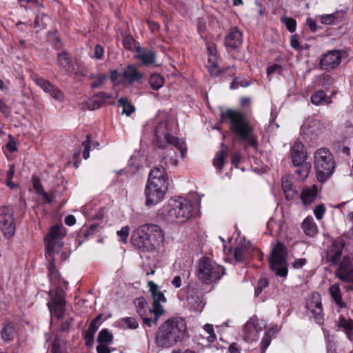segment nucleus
Here are the masks:
<instances>
[{
	"mask_svg": "<svg viewBox=\"0 0 353 353\" xmlns=\"http://www.w3.org/2000/svg\"><path fill=\"white\" fill-rule=\"evenodd\" d=\"M235 72H236V68H234V65H232V66H228L227 68L221 69V72H220L219 74H221L225 78L234 77V80H236V78L234 77Z\"/></svg>",
	"mask_w": 353,
	"mask_h": 353,
	"instance_id": "obj_46",
	"label": "nucleus"
},
{
	"mask_svg": "<svg viewBox=\"0 0 353 353\" xmlns=\"http://www.w3.org/2000/svg\"><path fill=\"white\" fill-rule=\"evenodd\" d=\"M186 332V323L182 318H170L158 328L155 342L159 347L169 348L182 341Z\"/></svg>",
	"mask_w": 353,
	"mask_h": 353,
	"instance_id": "obj_2",
	"label": "nucleus"
},
{
	"mask_svg": "<svg viewBox=\"0 0 353 353\" xmlns=\"http://www.w3.org/2000/svg\"><path fill=\"white\" fill-rule=\"evenodd\" d=\"M124 81L132 84L139 82L143 77V74L139 72L134 65H128L122 72Z\"/></svg>",
	"mask_w": 353,
	"mask_h": 353,
	"instance_id": "obj_26",
	"label": "nucleus"
},
{
	"mask_svg": "<svg viewBox=\"0 0 353 353\" xmlns=\"http://www.w3.org/2000/svg\"><path fill=\"white\" fill-rule=\"evenodd\" d=\"M65 228L62 225H55L51 227L45 240L46 242V257H50L57 250L63 247V238L65 236Z\"/></svg>",
	"mask_w": 353,
	"mask_h": 353,
	"instance_id": "obj_8",
	"label": "nucleus"
},
{
	"mask_svg": "<svg viewBox=\"0 0 353 353\" xmlns=\"http://www.w3.org/2000/svg\"><path fill=\"white\" fill-rule=\"evenodd\" d=\"M242 41V33L236 27L231 28L224 39L225 46L232 50L239 48Z\"/></svg>",
	"mask_w": 353,
	"mask_h": 353,
	"instance_id": "obj_22",
	"label": "nucleus"
},
{
	"mask_svg": "<svg viewBox=\"0 0 353 353\" xmlns=\"http://www.w3.org/2000/svg\"><path fill=\"white\" fill-rule=\"evenodd\" d=\"M228 153V146L221 144V149L216 154L213 159V165L219 170L220 172L222 171L225 163V158Z\"/></svg>",
	"mask_w": 353,
	"mask_h": 353,
	"instance_id": "obj_33",
	"label": "nucleus"
},
{
	"mask_svg": "<svg viewBox=\"0 0 353 353\" xmlns=\"http://www.w3.org/2000/svg\"><path fill=\"white\" fill-rule=\"evenodd\" d=\"M328 291L332 301H334V303L339 309H343L344 307H346L347 304L343 300L342 292L341 290L339 283H335L331 285L328 289Z\"/></svg>",
	"mask_w": 353,
	"mask_h": 353,
	"instance_id": "obj_27",
	"label": "nucleus"
},
{
	"mask_svg": "<svg viewBox=\"0 0 353 353\" xmlns=\"http://www.w3.org/2000/svg\"><path fill=\"white\" fill-rule=\"evenodd\" d=\"M345 246V241L342 238H337L334 240L332 244L327 248L325 260L330 265L339 264Z\"/></svg>",
	"mask_w": 353,
	"mask_h": 353,
	"instance_id": "obj_15",
	"label": "nucleus"
},
{
	"mask_svg": "<svg viewBox=\"0 0 353 353\" xmlns=\"http://www.w3.org/2000/svg\"><path fill=\"white\" fill-rule=\"evenodd\" d=\"M217 55H209L207 68L211 75L217 76L221 72V69L218 66Z\"/></svg>",
	"mask_w": 353,
	"mask_h": 353,
	"instance_id": "obj_37",
	"label": "nucleus"
},
{
	"mask_svg": "<svg viewBox=\"0 0 353 353\" xmlns=\"http://www.w3.org/2000/svg\"><path fill=\"white\" fill-rule=\"evenodd\" d=\"M118 102L123 107V114L130 116L135 111L134 105L128 102L127 98L122 97L119 99Z\"/></svg>",
	"mask_w": 353,
	"mask_h": 353,
	"instance_id": "obj_41",
	"label": "nucleus"
},
{
	"mask_svg": "<svg viewBox=\"0 0 353 353\" xmlns=\"http://www.w3.org/2000/svg\"><path fill=\"white\" fill-rule=\"evenodd\" d=\"M134 39L131 36H127L123 39V45L128 50L132 49L134 46Z\"/></svg>",
	"mask_w": 353,
	"mask_h": 353,
	"instance_id": "obj_55",
	"label": "nucleus"
},
{
	"mask_svg": "<svg viewBox=\"0 0 353 353\" xmlns=\"http://www.w3.org/2000/svg\"><path fill=\"white\" fill-rule=\"evenodd\" d=\"M15 334V329L12 324L5 325L1 331V337L4 341H11Z\"/></svg>",
	"mask_w": 353,
	"mask_h": 353,
	"instance_id": "obj_39",
	"label": "nucleus"
},
{
	"mask_svg": "<svg viewBox=\"0 0 353 353\" xmlns=\"http://www.w3.org/2000/svg\"><path fill=\"white\" fill-rule=\"evenodd\" d=\"M281 185L285 199L288 201L292 200L297 194V191L288 176L282 177Z\"/></svg>",
	"mask_w": 353,
	"mask_h": 353,
	"instance_id": "obj_31",
	"label": "nucleus"
},
{
	"mask_svg": "<svg viewBox=\"0 0 353 353\" xmlns=\"http://www.w3.org/2000/svg\"><path fill=\"white\" fill-rule=\"evenodd\" d=\"M164 84L163 78L157 74L151 75L150 79V85L152 90H158Z\"/></svg>",
	"mask_w": 353,
	"mask_h": 353,
	"instance_id": "obj_40",
	"label": "nucleus"
},
{
	"mask_svg": "<svg viewBox=\"0 0 353 353\" xmlns=\"http://www.w3.org/2000/svg\"><path fill=\"white\" fill-rule=\"evenodd\" d=\"M113 340L112 334L108 329H102L98 335L97 341L99 343L111 344Z\"/></svg>",
	"mask_w": 353,
	"mask_h": 353,
	"instance_id": "obj_38",
	"label": "nucleus"
},
{
	"mask_svg": "<svg viewBox=\"0 0 353 353\" xmlns=\"http://www.w3.org/2000/svg\"><path fill=\"white\" fill-rule=\"evenodd\" d=\"M192 211L193 204L190 200L178 197L169 201L164 216L170 223H183L191 217Z\"/></svg>",
	"mask_w": 353,
	"mask_h": 353,
	"instance_id": "obj_4",
	"label": "nucleus"
},
{
	"mask_svg": "<svg viewBox=\"0 0 353 353\" xmlns=\"http://www.w3.org/2000/svg\"><path fill=\"white\" fill-rule=\"evenodd\" d=\"M271 341L272 340L270 332H266L261 342V349L262 352H264L266 350V349L270 345Z\"/></svg>",
	"mask_w": 353,
	"mask_h": 353,
	"instance_id": "obj_51",
	"label": "nucleus"
},
{
	"mask_svg": "<svg viewBox=\"0 0 353 353\" xmlns=\"http://www.w3.org/2000/svg\"><path fill=\"white\" fill-rule=\"evenodd\" d=\"M306 24L312 32H314L317 30V24L315 20H314L313 19L307 18L306 19Z\"/></svg>",
	"mask_w": 353,
	"mask_h": 353,
	"instance_id": "obj_61",
	"label": "nucleus"
},
{
	"mask_svg": "<svg viewBox=\"0 0 353 353\" xmlns=\"http://www.w3.org/2000/svg\"><path fill=\"white\" fill-rule=\"evenodd\" d=\"M163 161L164 159L161 161V165L154 167L150 170L146 185L167 192L169 179L166 172V168L163 165H166L167 163H164Z\"/></svg>",
	"mask_w": 353,
	"mask_h": 353,
	"instance_id": "obj_7",
	"label": "nucleus"
},
{
	"mask_svg": "<svg viewBox=\"0 0 353 353\" xmlns=\"http://www.w3.org/2000/svg\"><path fill=\"white\" fill-rule=\"evenodd\" d=\"M162 132L163 126H158L156 129L154 145L157 148H165V145L163 141L165 140L168 143L175 146L178 150H179L181 154L183 156V141L181 140L178 137L172 136L168 132L163 134L161 133Z\"/></svg>",
	"mask_w": 353,
	"mask_h": 353,
	"instance_id": "obj_12",
	"label": "nucleus"
},
{
	"mask_svg": "<svg viewBox=\"0 0 353 353\" xmlns=\"http://www.w3.org/2000/svg\"><path fill=\"white\" fill-rule=\"evenodd\" d=\"M314 165L318 181L324 183L335 172L336 161L331 151L325 147L320 148L314 154Z\"/></svg>",
	"mask_w": 353,
	"mask_h": 353,
	"instance_id": "obj_3",
	"label": "nucleus"
},
{
	"mask_svg": "<svg viewBox=\"0 0 353 353\" xmlns=\"http://www.w3.org/2000/svg\"><path fill=\"white\" fill-rule=\"evenodd\" d=\"M120 321L128 329L134 330L139 327V323L137 320L134 317H125L121 319Z\"/></svg>",
	"mask_w": 353,
	"mask_h": 353,
	"instance_id": "obj_43",
	"label": "nucleus"
},
{
	"mask_svg": "<svg viewBox=\"0 0 353 353\" xmlns=\"http://www.w3.org/2000/svg\"><path fill=\"white\" fill-rule=\"evenodd\" d=\"M166 192L154 189L146 185L145 188V205L151 207L160 203L164 198Z\"/></svg>",
	"mask_w": 353,
	"mask_h": 353,
	"instance_id": "obj_24",
	"label": "nucleus"
},
{
	"mask_svg": "<svg viewBox=\"0 0 353 353\" xmlns=\"http://www.w3.org/2000/svg\"><path fill=\"white\" fill-rule=\"evenodd\" d=\"M325 212V208L324 205H323V204L317 205L314 210V216H316V218L318 220H320L322 219Z\"/></svg>",
	"mask_w": 353,
	"mask_h": 353,
	"instance_id": "obj_53",
	"label": "nucleus"
},
{
	"mask_svg": "<svg viewBox=\"0 0 353 353\" xmlns=\"http://www.w3.org/2000/svg\"><path fill=\"white\" fill-rule=\"evenodd\" d=\"M130 232V227L124 226L120 230L117 231V235L120 237L122 241L125 242Z\"/></svg>",
	"mask_w": 353,
	"mask_h": 353,
	"instance_id": "obj_52",
	"label": "nucleus"
},
{
	"mask_svg": "<svg viewBox=\"0 0 353 353\" xmlns=\"http://www.w3.org/2000/svg\"><path fill=\"white\" fill-rule=\"evenodd\" d=\"M262 331V326L259 319L254 316L246 322L243 328V339L247 343L256 341L259 334Z\"/></svg>",
	"mask_w": 353,
	"mask_h": 353,
	"instance_id": "obj_14",
	"label": "nucleus"
},
{
	"mask_svg": "<svg viewBox=\"0 0 353 353\" xmlns=\"http://www.w3.org/2000/svg\"><path fill=\"white\" fill-rule=\"evenodd\" d=\"M269 283L267 279H261L257 283L256 291L260 293L264 288L268 285Z\"/></svg>",
	"mask_w": 353,
	"mask_h": 353,
	"instance_id": "obj_57",
	"label": "nucleus"
},
{
	"mask_svg": "<svg viewBox=\"0 0 353 353\" xmlns=\"http://www.w3.org/2000/svg\"><path fill=\"white\" fill-rule=\"evenodd\" d=\"M196 27L199 34L203 33L205 30V21L203 18H199L196 22Z\"/></svg>",
	"mask_w": 353,
	"mask_h": 353,
	"instance_id": "obj_58",
	"label": "nucleus"
},
{
	"mask_svg": "<svg viewBox=\"0 0 353 353\" xmlns=\"http://www.w3.org/2000/svg\"><path fill=\"white\" fill-rule=\"evenodd\" d=\"M290 45L293 48H294L296 50L301 49V47L299 44V41L298 37L296 34H294V35L291 36Z\"/></svg>",
	"mask_w": 353,
	"mask_h": 353,
	"instance_id": "obj_59",
	"label": "nucleus"
},
{
	"mask_svg": "<svg viewBox=\"0 0 353 353\" xmlns=\"http://www.w3.org/2000/svg\"><path fill=\"white\" fill-rule=\"evenodd\" d=\"M220 117L222 121L230 122V130L238 140L247 141L250 147H258V138L253 133L254 127L244 112L228 109L221 112Z\"/></svg>",
	"mask_w": 353,
	"mask_h": 353,
	"instance_id": "obj_1",
	"label": "nucleus"
},
{
	"mask_svg": "<svg viewBox=\"0 0 353 353\" xmlns=\"http://www.w3.org/2000/svg\"><path fill=\"white\" fill-rule=\"evenodd\" d=\"M335 274L341 281L353 284V259L344 256Z\"/></svg>",
	"mask_w": 353,
	"mask_h": 353,
	"instance_id": "obj_16",
	"label": "nucleus"
},
{
	"mask_svg": "<svg viewBox=\"0 0 353 353\" xmlns=\"http://www.w3.org/2000/svg\"><path fill=\"white\" fill-rule=\"evenodd\" d=\"M241 154L239 152H234L231 154V163L234 165L236 168L238 167L239 163L241 161Z\"/></svg>",
	"mask_w": 353,
	"mask_h": 353,
	"instance_id": "obj_62",
	"label": "nucleus"
},
{
	"mask_svg": "<svg viewBox=\"0 0 353 353\" xmlns=\"http://www.w3.org/2000/svg\"><path fill=\"white\" fill-rule=\"evenodd\" d=\"M58 65L62 68H66L70 64V58L68 54L63 52L58 54Z\"/></svg>",
	"mask_w": 353,
	"mask_h": 353,
	"instance_id": "obj_47",
	"label": "nucleus"
},
{
	"mask_svg": "<svg viewBox=\"0 0 353 353\" xmlns=\"http://www.w3.org/2000/svg\"><path fill=\"white\" fill-rule=\"evenodd\" d=\"M143 225L149 241L148 244L151 246L153 251L163 244L165 239L164 232L160 227L155 224H144Z\"/></svg>",
	"mask_w": 353,
	"mask_h": 353,
	"instance_id": "obj_13",
	"label": "nucleus"
},
{
	"mask_svg": "<svg viewBox=\"0 0 353 353\" xmlns=\"http://www.w3.org/2000/svg\"><path fill=\"white\" fill-rule=\"evenodd\" d=\"M137 58L141 61L142 63L145 65L152 64L155 62V54L152 50L137 48Z\"/></svg>",
	"mask_w": 353,
	"mask_h": 353,
	"instance_id": "obj_32",
	"label": "nucleus"
},
{
	"mask_svg": "<svg viewBox=\"0 0 353 353\" xmlns=\"http://www.w3.org/2000/svg\"><path fill=\"white\" fill-rule=\"evenodd\" d=\"M245 249L243 247H236L234 250V257L237 262H242L245 259Z\"/></svg>",
	"mask_w": 353,
	"mask_h": 353,
	"instance_id": "obj_49",
	"label": "nucleus"
},
{
	"mask_svg": "<svg viewBox=\"0 0 353 353\" xmlns=\"http://www.w3.org/2000/svg\"><path fill=\"white\" fill-rule=\"evenodd\" d=\"M65 293L61 288H57L54 294L48 303V307L51 315L57 319H61L65 311Z\"/></svg>",
	"mask_w": 353,
	"mask_h": 353,
	"instance_id": "obj_11",
	"label": "nucleus"
},
{
	"mask_svg": "<svg viewBox=\"0 0 353 353\" xmlns=\"http://www.w3.org/2000/svg\"><path fill=\"white\" fill-rule=\"evenodd\" d=\"M290 154L293 165H299L305 161L307 158L305 146L300 141H296L294 142L291 148Z\"/></svg>",
	"mask_w": 353,
	"mask_h": 353,
	"instance_id": "obj_23",
	"label": "nucleus"
},
{
	"mask_svg": "<svg viewBox=\"0 0 353 353\" xmlns=\"http://www.w3.org/2000/svg\"><path fill=\"white\" fill-rule=\"evenodd\" d=\"M341 59L340 50H331L323 56L320 61V65L324 70L334 69L340 65Z\"/></svg>",
	"mask_w": 353,
	"mask_h": 353,
	"instance_id": "obj_20",
	"label": "nucleus"
},
{
	"mask_svg": "<svg viewBox=\"0 0 353 353\" xmlns=\"http://www.w3.org/2000/svg\"><path fill=\"white\" fill-rule=\"evenodd\" d=\"M14 165H10L9 169L6 173V184L10 188H13L15 186L14 183L12 182V178L14 176Z\"/></svg>",
	"mask_w": 353,
	"mask_h": 353,
	"instance_id": "obj_48",
	"label": "nucleus"
},
{
	"mask_svg": "<svg viewBox=\"0 0 353 353\" xmlns=\"http://www.w3.org/2000/svg\"><path fill=\"white\" fill-rule=\"evenodd\" d=\"M287 254V248L281 242L276 243L271 251L270 265L277 276L285 277L288 274Z\"/></svg>",
	"mask_w": 353,
	"mask_h": 353,
	"instance_id": "obj_6",
	"label": "nucleus"
},
{
	"mask_svg": "<svg viewBox=\"0 0 353 353\" xmlns=\"http://www.w3.org/2000/svg\"><path fill=\"white\" fill-rule=\"evenodd\" d=\"M149 287V291L151 293L153 299V307L156 312L157 317H160L164 313V309L163 308L161 303H165L166 299L162 292L159 290V286L154 283L152 281H150L148 283Z\"/></svg>",
	"mask_w": 353,
	"mask_h": 353,
	"instance_id": "obj_18",
	"label": "nucleus"
},
{
	"mask_svg": "<svg viewBox=\"0 0 353 353\" xmlns=\"http://www.w3.org/2000/svg\"><path fill=\"white\" fill-rule=\"evenodd\" d=\"M311 102L316 105H321L330 103V99L323 90H319L312 94L310 97Z\"/></svg>",
	"mask_w": 353,
	"mask_h": 353,
	"instance_id": "obj_36",
	"label": "nucleus"
},
{
	"mask_svg": "<svg viewBox=\"0 0 353 353\" xmlns=\"http://www.w3.org/2000/svg\"><path fill=\"white\" fill-rule=\"evenodd\" d=\"M0 230L7 239L13 237L15 234L16 223L14 212L8 206H0Z\"/></svg>",
	"mask_w": 353,
	"mask_h": 353,
	"instance_id": "obj_9",
	"label": "nucleus"
},
{
	"mask_svg": "<svg viewBox=\"0 0 353 353\" xmlns=\"http://www.w3.org/2000/svg\"><path fill=\"white\" fill-rule=\"evenodd\" d=\"M103 48L100 45H97L94 48V57L97 59H100L103 57Z\"/></svg>",
	"mask_w": 353,
	"mask_h": 353,
	"instance_id": "obj_60",
	"label": "nucleus"
},
{
	"mask_svg": "<svg viewBox=\"0 0 353 353\" xmlns=\"http://www.w3.org/2000/svg\"><path fill=\"white\" fill-rule=\"evenodd\" d=\"M95 333H92V332L86 331L85 335V344L87 345H91L93 343L94 336Z\"/></svg>",
	"mask_w": 353,
	"mask_h": 353,
	"instance_id": "obj_64",
	"label": "nucleus"
},
{
	"mask_svg": "<svg viewBox=\"0 0 353 353\" xmlns=\"http://www.w3.org/2000/svg\"><path fill=\"white\" fill-rule=\"evenodd\" d=\"M294 165L296 167L295 173L299 179L304 180L307 178L311 170V164L310 163L304 161L299 165Z\"/></svg>",
	"mask_w": 353,
	"mask_h": 353,
	"instance_id": "obj_35",
	"label": "nucleus"
},
{
	"mask_svg": "<svg viewBox=\"0 0 353 353\" xmlns=\"http://www.w3.org/2000/svg\"><path fill=\"white\" fill-rule=\"evenodd\" d=\"M281 22L285 24L287 30L293 33L296 29V21L292 17H284L281 19Z\"/></svg>",
	"mask_w": 353,
	"mask_h": 353,
	"instance_id": "obj_42",
	"label": "nucleus"
},
{
	"mask_svg": "<svg viewBox=\"0 0 353 353\" xmlns=\"http://www.w3.org/2000/svg\"><path fill=\"white\" fill-rule=\"evenodd\" d=\"M32 80L43 92L49 94L55 100H63L64 94L63 92L56 85L51 83L50 81L37 75L32 77Z\"/></svg>",
	"mask_w": 353,
	"mask_h": 353,
	"instance_id": "obj_17",
	"label": "nucleus"
},
{
	"mask_svg": "<svg viewBox=\"0 0 353 353\" xmlns=\"http://www.w3.org/2000/svg\"><path fill=\"white\" fill-rule=\"evenodd\" d=\"M112 94L107 92H101L93 96L88 101V105L90 109L94 110L100 108L108 99L112 98Z\"/></svg>",
	"mask_w": 353,
	"mask_h": 353,
	"instance_id": "obj_29",
	"label": "nucleus"
},
{
	"mask_svg": "<svg viewBox=\"0 0 353 353\" xmlns=\"http://www.w3.org/2000/svg\"><path fill=\"white\" fill-rule=\"evenodd\" d=\"M306 263L307 260L304 258L296 259L292 263V266L295 269H301Z\"/></svg>",
	"mask_w": 353,
	"mask_h": 353,
	"instance_id": "obj_56",
	"label": "nucleus"
},
{
	"mask_svg": "<svg viewBox=\"0 0 353 353\" xmlns=\"http://www.w3.org/2000/svg\"><path fill=\"white\" fill-rule=\"evenodd\" d=\"M203 330L208 334L207 339L209 342L213 343L216 340V336L215 334L212 325L205 324L203 326Z\"/></svg>",
	"mask_w": 353,
	"mask_h": 353,
	"instance_id": "obj_44",
	"label": "nucleus"
},
{
	"mask_svg": "<svg viewBox=\"0 0 353 353\" xmlns=\"http://www.w3.org/2000/svg\"><path fill=\"white\" fill-rule=\"evenodd\" d=\"M108 345V344L99 343L97 346V353H110V350Z\"/></svg>",
	"mask_w": 353,
	"mask_h": 353,
	"instance_id": "obj_63",
	"label": "nucleus"
},
{
	"mask_svg": "<svg viewBox=\"0 0 353 353\" xmlns=\"http://www.w3.org/2000/svg\"><path fill=\"white\" fill-rule=\"evenodd\" d=\"M347 14L345 10H336L332 14H325L320 16V21L324 25H334L343 21Z\"/></svg>",
	"mask_w": 353,
	"mask_h": 353,
	"instance_id": "obj_25",
	"label": "nucleus"
},
{
	"mask_svg": "<svg viewBox=\"0 0 353 353\" xmlns=\"http://www.w3.org/2000/svg\"><path fill=\"white\" fill-rule=\"evenodd\" d=\"M306 307L313 314L316 322L321 324L323 321V310L320 294H312L311 299L307 302Z\"/></svg>",
	"mask_w": 353,
	"mask_h": 353,
	"instance_id": "obj_19",
	"label": "nucleus"
},
{
	"mask_svg": "<svg viewBox=\"0 0 353 353\" xmlns=\"http://www.w3.org/2000/svg\"><path fill=\"white\" fill-rule=\"evenodd\" d=\"M144 229L145 228L142 225L133 233L132 243L142 252H150L152 250L151 246H149L148 244L149 241Z\"/></svg>",
	"mask_w": 353,
	"mask_h": 353,
	"instance_id": "obj_21",
	"label": "nucleus"
},
{
	"mask_svg": "<svg viewBox=\"0 0 353 353\" xmlns=\"http://www.w3.org/2000/svg\"><path fill=\"white\" fill-rule=\"evenodd\" d=\"M304 234L310 237H314L318 232V227L312 216H307L302 223Z\"/></svg>",
	"mask_w": 353,
	"mask_h": 353,
	"instance_id": "obj_34",
	"label": "nucleus"
},
{
	"mask_svg": "<svg viewBox=\"0 0 353 353\" xmlns=\"http://www.w3.org/2000/svg\"><path fill=\"white\" fill-rule=\"evenodd\" d=\"M107 79V77L103 74L99 75L97 77V80L93 81L91 84V87L92 88H97L101 87L103 83L105 80Z\"/></svg>",
	"mask_w": 353,
	"mask_h": 353,
	"instance_id": "obj_54",
	"label": "nucleus"
},
{
	"mask_svg": "<svg viewBox=\"0 0 353 353\" xmlns=\"http://www.w3.org/2000/svg\"><path fill=\"white\" fill-rule=\"evenodd\" d=\"M225 268L210 258L203 256L199 260L196 274L198 279L205 285L219 281L225 274Z\"/></svg>",
	"mask_w": 353,
	"mask_h": 353,
	"instance_id": "obj_5",
	"label": "nucleus"
},
{
	"mask_svg": "<svg viewBox=\"0 0 353 353\" xmlns=\"http://www.w3.org/2000/svg\"><path fill=\"white\" fill-rule=\"evenodd\" d=\"M134 303L137 308V312L142 319L145 325L151 327L152 325H157L159 317H157L154 308H150L146 300L143 297L137 298Z\"/></svg>",
	"mask_w": 353,
	"mask_h": 353,
	"instance_id": "obj_10",
	"label": "nucleus"
},
{
	"mask_svg": "<svg viewBox=\"0 0 353 353\" xmlns=\"http://www.w3.org/2000/svg\"><path fill=\"white\" fill-rule=\"evenodd\" d=\"M90 140H91V135L87 134L86 140L85 141H83L81 143V146L83 147V157L84 159H88L90 157Z\"/></svg>",
	"mask_w": 353,
	"mask_h": 353,
	"instance_id": "obj_45",
	"label": "nucleus"
},
{
	"mask_svg": "<svg viewBox=\"0 0 353 353\" xmlns=\"http://www.w3.org/2000/svg\"><path fill=\"white\" fill-rule=\"evenodd\" d=\"M318 195V188L316 185H312L310 187H305L303 189L301 194V199L305 206L310 205L316 199Z\"/></svg>",
	"mask_w": 353,
	"mask_h": 353,
	"instance_id": "obj_28",
	"label": "nucleus"
},
{
	"mask_svg": "<svg viewBox=\"0 0 353 353\" xmlns=\"http://www.w3.org/2000/svg\"><path fill=\"white\" fill-rule=\"evenodd\" d=\"M283 71V68L279 64H272L268 67L267 68V74L268 77L274 74H281Z\"/></svg>",
	"mask_w": 353,
	"mask_h": 353,
	"instance_id": "obj_50",
	"label": "nucleus"
},
{
	"mask_svg": "<svg viewBox=\"0 0 353 353\" xmlns=\"http://www.w3.org/2000/svg\"><path fill=\"white\" fill-rule=\"evenodd\" d=\"M336 325L345 332L349 340L353 341V320L340 316L336 321Z\"/></svg>",
	"mask_w": 353,
	"mask_h": 353,
	"instance_id": "obj_30",
	"label": "nucleus"
}]
</instances>
